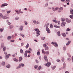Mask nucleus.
<instances>
[{
  "instance_id": "nucleus-28",
  "label": "nucleus",
  "mask_w": 73,
  "mask_h": 73,
  "mask_svg": "<svg viewBox=\"0 0 73 73\" xmlns=\"http://www.w3.org/2000/svg\"><path fill=\"white\" fill-rule=\"evenodd\" d=\"M62 36H63V37H65V36H66V35L65 34V33H62Z\"/></svg>"
},
{
  "instance_id": "nucleus-63",
  "label": "nucleus",
  "mask_w": 73,
  "mask_h": 73,
  "mask_svg": "<svg viewBox=\"0 0 73 73\" xmlns=\"http://www.w3.org/2000/svg\"><path fill=\"white\" fill-rule=\"evenodd\" d=\"M36 63H38V60H36Z\"/></svg>"
},
{
  "instance_id": "nucleus-25",
  "label": "nucleus",
  "mask_w": 73,
  "mask_h": 73,
  "mask_svg": "<svg viewBox=\"0 0 73 73\" xmlns=\"http://www.w3.org/2000/svg\"><path fill=\"white\" fill-rule=\"evenodd\" d=\"M65 18H61V21L62 22H64V21H65Z\"/></svg>"
},
{
  "instance_id": "nucleus-19",
  "label": "nucleus",
  "mask_w": 73,
  "mask_h": 73,
  "mask_svg": "<svg viewBox=\"0 0 73 73\" xmlns=\"http://www.w3.org/2000/svg\"><path fill=\"white\" fill-rule=\"evenodd\" d=\"M70 42H71V41H68L66 44V46H68V45H69L70 44Z\"/></svg>"
},
{
  "instance_id": "nucleus-55",
  "label": "nucleus",
  "mask_w": 73,
  "mask_h": 73,
  "mask_svg": "<svg viewBox=\"0 0 73 73\" xmlns=\"http://www.w3.org/2000/svg\"><path fill=\"white\" fill-rule=\"evenodd\" d=\"M29 51L31 52H32V48H30L29 49Z\"/></svg>"
},
{
  "instance_id": "nucleus-61",
  "label": "nucleus",
  "mask_w": 73,
  "mask_h": 73,
  "mask_svg": "<svg viewBox=\"0 0 73 73\" xmlns=\"http://www.w3.org/2000/svg\"><path fill=\"white\" fill-rule=\"evenodd\" d=\"M39 60H41V56H39Z\"/></svg>"
},
{
  "instance_id": "nucleus-35",
  "label": "nucleus",
  "mask_w": 73,
  "mask_h": 73,
  "mask_svg": "<svg viewBox=\"0 0 73 73\" xmlns=\"http://www.w3.org/2000/svg\"><path fill=\"white\" fill-rule=\"evenodd\" d=\"M41 39L42 40H45V37H41Z\"/></svg>"
},
{
  "instance_id": "nucleus-7",
  "label": "nucleus",
  "mask_w": 73,
  "mask_h": 73,
  "mask_svg": "<svg viewBox=\"0 0 73 73\" xmlns=\"http://www.w3.org/2000/svg\"><path fill=\"white\" fill-rule=\"evenodd\" d=\"M50 62H48L47 64H45L44 65L45 66H48L49 67L50 65Z\"/></svg>"
},
{
  "instance_id": "nucleus-46",
  "label": "nucleus",
  "mask_w": 73,
  "mask_h": 73,
  "mask_svg": "<svg viewBox=\"0 0 73 73\" xmlns=\"http://www.w3.org/2000/svg\"><path fill=\"white\" fill-rule=\"evenodd\" d=\"M3 31V29H1V28H0V32H2Z\"/></svg>"
},
{
  "instance_id": "nucleus-1",
  "label": "nucleus",
  "mask_w": 73,
  "mask_h": 73,
  "mask_svg": "<svg viewBox=\"0 0 73 73\" xmlns=\"http://www.w3.org/2000/svg\"><path fill=\"white\" fill-rule=\"evenodd\" d=\"M1 18H2L3 19H9V17H7L6 16L3 17V15L2 13H0V19H1Z\"/></svg>"
},
{
  "instance_id": "nucleus-16",
  "label": "nucleus",
  "mask_w": 73,
  "mask_h": 73,
  "mask_svg": "<svg viewBox=\"0 0 73 73\" xmlns=\"http://www.w3.org/2000/svg\"><path fill=\"white\" fill-rule=\"evenodd\" d=\"M66 46H64L63 48V50H64V51H65L66 50Z\"/></svg>"
},
{
  "instance_id": "nucleus-10",
  "label": "nucleus",
  "mask_w": 73,
  "mask_h": 73,
  "mask_svg": "<svg viewBox=\"0 0 73 73\" xmlns=\"http://www.w3.org/2000/svg\"><path fill=\"white\" fill-rule=\"evenodd\" d=\"M44 60H45V61H47V62H48V60L47 59V56H44Z\"/></svg>"
},
{
  "instance_id": "nucleus-42",
  "label": "nucleus",
  "mask_w": 73,
  "mask_h": 73,
  "mask_svg": "<svg viewBox=\"0 0 73 73\" xmlns=\"http://www.w3.org/2000/svg\"><path fill=\"white\" fill-rule=\"evenodd\" d=\"M20 52L21 53H23V50L22 49H20Z\"/></svg>"
},
{
  "instance_id": "nucleus-45",
  "label": "nucleus",
  "mask_w": 73,
  "mask_h": 73,
  "mask_svg": "<svg viewBox=\"0 0 73 73\" xmlns=\"http://www.w3.org/2000/svg\"><path fill=\"white\" fill-rule=\"evenodd\" d=\"M59 10H60L61 11H62L63 10V8L62 7H61L59 8Z\"/></svg>"
},
{
  "instance_id": "nucleus-33",
  "label": "nucleus",
  "mask_w": 73,
  "mask_h": 73,
  "mask_svg": "<svg viewBox=\"0 0 73 73\" xmlns=\"http://www.w3.org/2000/svg\"><path fill=\"white\" fill-rule=\"evenodd\" d=\"M15 20H17L19 19V17H16L15 18Z\"/></svg>"
},
{
  "instance_id": "nucleus-41",
  "label": "nucleus",
  "mask_w": 73,
  "mask_h": 73,
  "mask_svg": "<svg viewBox=\"0 0 73 73\" xmlns=\"http://www.w3.org/2000/svg\"><path fill=\"white\" fill-rule=\"evenodd\" d=\"M50 27L51 28H52L53 27V25L52 24L50 25Z\"/></svg>"
},
{
  "instance_id": "nucleus-58",
  "label": "nucleus",
  "mask_w": 73,
  "mask_h": 73,
  "mask_svg": "<svg viewBox=\"0 0 73 73\" xmlns=\"http://www.w3.org/2000/svg\"><path fill=\"white\" fill-rule=\"evenodd\" d=\"M68 20H69V19L68 18H66V22H67V23H68Z\"/></svg>"
},
{
  "instance_id": "nucleus-40",
  "label": "nucleus",
  "mask_w": 73,
  "mask_h": 73,
  "mask_svg": "<svg viewBox=\"0 0 73 73\" xmlns=\"http://www.w3.org/2000/svg\"><path fill=\"white\" fill-rule=\"evenodd\" d=\"M48 3H47L45 4L44 7H48Z\"/></svg>"
},
{
  "instance_id": "nucleus-24",
  "label": "nucleus",
  "mask_w": 73,
  "mask_h": 73,
  "mask_svg": "<svg viewBox=\"0 0 73 73\" xmlns=\"http://www.w3.org/2000/svg\"><path fill=\"white\" fill-rule=\"evenodd\" d=\"M42 52L44 54H46V52L45 51H44V49H42Z\"/></svg>"
},
{
  "instance_id": "nucleus-17",
  "label": "nucleus",
  "mask_w": 73,
  "mask_h": 73,
  "mask_svg": "<svg viewBox=\"0 0 73 73\" xmlns=\"http://www.w3.org/2000/svg\"><path fill=\"white\" fill-rule=\"evenodd\" d=\"M27 53L25 51L24 54V57H27Z\"/></svg>"
},
{
  "instance_id": "nucleus-9",
  "label": "nucleus",
  "mask_w": 73,
  "mask_h": 73,
  "mask_svg": "<svg viewBox=\"0 0 73 73\" xmlns=\"http://www.w3.org/2000/svg\"><path fill=\"white\" fill-rule=\"evenodd\" d=\"M19 30L20 31H22L23 30V27L21 26L20 27V28H19Z\"/></svg>"
},
{
  "instance_id": "nucleus-32",
  "label": "nucleus",
  "mask_w": 73,
  "mask_h": 73,
  "mask_svg": "<svg viewBox=\"0 0 73 73\" xmlns=\"http://www.w3.org/2000/svg\"><path fill=\"white\" fill-rule=\"evenodd\" d=\"M26 52V53H29L30 54L31 53V51L29 50H27L26 51H25Z\"/></svg>"
},
{
  "instance_id": "nucleus-43",
  "label": "nucleus",
  "mask_w": 73,
  "mask_h": 73,
  "mask_svg": "<svg viewBox=\"0 0 73 73\" xmlns=\"http://www.w3.org/2000/svg\"><path fill=\"white\" fill-rule=\"evenodd\" d=\"M11 12V11H7V13L9 14V13Z\"/></svg>"
},
{
  "instance_id": "nucleus-62",
  "label": "nucleus",
  "mask_w": 73,
  "mask_h": 73,
  "mask_svg": "<svg viewBox=\"0 0 73 73\" xmlns=\"http://www.w3.org/2000/svg\"><path fill=\"white\" fill-rule=\"evenodd\" d=\"M10 41L12 42H14L15 41V40H11Z\"/></svg>"
},
{
  "instance_id": "nucleus-53",
  "label": "nucleus",
  "mask_w": 73,
  "mask_h": 73,
  "mask_svg": "<svg viewBox=\"0 0 73 73\" xmlns=\"http://www.w3.org/2000/svg\"><path fill=\"white\" fill-rule=\"evenodd\" d=\"M67 55L69 57H71L70 54L67 53Z\"/></svg>"
},
{
  "instance_id": "nucleus-49",
  "label": "nucleus",
  "mask_w": 73,
  "mask_h": 73,
  "mask_svg": "<svg viewBox=\"0 0 73 73\" xmlns=\"http://www.w3.org/2000/svg\"><path fill=\"white\" fill-rule=\"evenodd\" d=\"M37 55H39L40 54V52H39V51H38L37 52Z\"/></svg>"
},
{
  "instance_id": "nucleus-14",
  "label": "nucleus",
  "mask_w": 73,
  "mask_h": 73,
  "mask_svg": "<svg viewBox=\"0 0 73 73\" xmlns=\"http://www.w3.org/2000/svg\"><path fill=\"white\" fill-rule=\"evenodd\" d=\"M19 65L21 66V67H24L25 66V65L23 63H20L19 64Z\"/></svg>"
},
{
  "instance_id": "nucleus-44",
  "label": "nucleus",
  "mask_w": 73,
  "mask_h": 73,
  "mask_svg": "<svg viewBox=\"0 0 73 73\" xmlns=\"http://www.w3.org/2000/svg\"><path fill=\"white\" fill-rule=\"evenodd\" d=\"M24 23L25 25H28V22H27L26 21H25Z\"/></svg>"
},
{
  "instance_id": "nucleus-37",
  "label": "nucleus",
  "mask_w": 73,
  "mask_h": 73,
  "mask_svg": "<svg viewBox=\"0 0 73 73\" xmlns=\"http://www.w3.org/2000/svg\"><path fill=\"white\" fill-rule=\"evenodd\" d=\"M34 68H35V69H36L38 67V66L36 65H35L34 66Z\"/></svg>"
},
{
  "instance_id": "nucleus-30",
  "label": "nucleus",
  "mask_w": 73,
  "mask_h": 73,
  "mask_svg": "<svg viewBox=\"0 0 73 73\" xmlns=\"http://www.w3.org/2000/svg\"><path fill=\"white\" fill-rule=\"evenodd\" d=\"M3 52H5V50H6V47L5 46L3 48Z\"/></svg>"
},
{
  "instance_id": "nucleus-50",
  "label": "nucleus",
  "mask_w": 73,
  "mask_h": 73,
  "mask_svg": "<svg viewBox=\"0 0 73 73\" xmlns=\"http://www.w3.org/2000/svg\"><path fill=\"white\" fill-rule=\"evenodd\" d=\"M69 17L71 19H73V16L70 15Z\"/></svg>"
},
{
  "instance_id": "nucleus-26",
  "label": "nucleus",
  "mask_w": 73,
  "mask_h": 73,
  "mask_svg": "<svg viewBox=\"0 0 73 73\" xmlns=\"http://www.w3.org/2000/svg\"><path fill=\"white\" fill-rule=\"evenodd\" d=\"M25 47L26 49H28V47H29V44L27 43Z\"/></svg>"
},
{
  "instance_id": "nucleus-57",
  "label": "nucleus",
  "mask_w": 73,
  "mask_h": 73,
  "mask_svg": "<svg viewBox=\"0 0 73 73\" xmlns=\"http://www.w3.org/2000/svg\"><path fill=\"white\" fill-rule=\"evenodd\" d=\"M70 22H71V20H70L68 21V22H67V23H70Z\"/></svg>"
},
{
  "instance_id": "nucleus-11",
  "label": "nucleus",
  "mask_w": 73,
  "mask_h": 73,
  "mask_svg": "<svg viewBox=\"0 0 73 73\" xmlns=\"http://www.w3.org/2000/svg\"><path fill=\"white\" fill-rule=\"evenodd\" d=\"M65 24L66 23L65 22H62L61 24V25L62 27H64L65 25Z\"/></svg>"
},
{
  "instance_id": "nucleus-15",
  "label": "nucleus",
  "mask_w": 73,
  "mask_h": 73,
  "mask_svg": "<svg viewBox=\"0 0 73 73\" xmlns=\"http://www.w3.org/2000/svg\"><path fill=\"white\" fill-rule=\"evenodd\" d=\"M57 35L58 36H61V34H60V31H59L57 33Z\"/></svg>"
},
{
  "instance_id": "nucleus-5",
  "label": "nucleus",
  "mask_w": 73,
  "mask_h": 73,
  "mask_svg": "<svg viewBox=\"0 0 73 73\" xmlns=\"http://www.w3.org/2000/svg\"><path fill=\"white\" fill-rule=\"evenodd\" d=\"M59 9V8L58 7H56L55 9L54 7H53L52 8V9L53 10V11L55 12L56 11L58 10Z\"/></svg>"
},
{
  "instance_id": "nucleus-21",
  "label": "nucleus",
  "mask_w": 73,
  "mask_h": 73,
  "mask_svg": "<svg viewBox=\"0 0 73 73\" xmlns=\"http://www.w3.org/2000/svg\"><path fill=\"white\" fill-rule=\"evenodd\" d=\"M23 60V58L22 57H20L19 58V62H20Z\"/></svg>"
},
{
  "instance_id": "nucleus-36",
  "label": "nucleus",
  "mask_w": 73,
  "mask_h": 73,
  "mask_svg": "<svg viewBox=\"0 0 73 73\" xmlns=\"http://www.w3.org/2000/svg\"><path fill=\"white\" fill-rule=\"evenodd\" d=\"M33 22L34 24H35L36 23L37 21L35 20H34L33 21Z\"/></svg>"
},
{
  "instance_id": "nucleus-34",
  "label": "nucleus",
  "mask_w": 73,
  "mask_h": 73,
  "mask_svg": "<svg viewBox=\"0 0 73 73\" xmlns=\"http://www.w3.org/2000/svg\"><path fill=\"white\" fill-rule=\"evenodd\" d=\"M47 46L46 45V44H43V47H44V48H45L46 47V46Z\"/></svg>"
},
{
  "instance_id": "nucleus-3",
  "label": "nucleus",
  "mask_w": 73,
  "mask_h": 73,
  "mask_svg": "<svg viewBox=\"0 0 73 73\" xmlns=\"http://www.w3.org/2000/svg\"><path fill=\"white\" fill-rule=\"evenodd\" d=\"M52 44L54 45V46L56 48H57L58 47V44L56 42H52L51 43Z\"/></svg>"
},
{
  "instance_id": "nucleus-20",
  "label": "nucleus",
  "mask_w": 73,
  "mask_h": 73,
  "mask_svg": "<svg viewBox=\"0 0 73 73\" xmlns=\"http://www.w3.org/2000/svg\"><path fill=\"white\" fill-rule=\"evenodd\" d=\"M44 48L45 50H49V47H48V46H46Z\"/></svg>"
},
{
  "instance_id": "nucleus-18",
  "label": "nucleus",
  "mask_w": 73,
  "mask_h": 73,
  "mask_svg": "<svg viewBox=\"0 0 73 73\" xmlns=\"http://www.w3.org/2000/svg\"><path fill=\"white\" fill-rule=\"evenodd\" d=\"M11 39V36H8L7 37V40H10Z\"/></svg>"
},
{
  "instance_id": "nucleus-51",
  "label": "nucleus",
  "mask_w": 73,
  "mask_h": 73,
  "mask_svg": "<svg viewBox=\"0 0 73 73\" xmlns=\"http://www.w3.org/2000/svg\"><path fill=\"white\" fill-rule=\"evenodd\" d=\"M36 23L37 24H38V25H39L40 24V23L38 21H36Z\"/></svg>"
},
{
  "instance_id": "nucleus-56",
  "label": "nucleus",
  "mask_w": 73,
  "mask_h": 73,
  "mask_svg": "<svg viewBox=\"0 0 73 73\" xmlns=\"http://www.w3.org/2000/svg\"><path fill=\"white\" fill-rule=\"evenodd\" d=\"M56 61L57 62H60V59H58L56 60Z\"/></svg>"
},
{
  "instance_id": "nucleus-31",
  "label": "nucleus",
  "mask_w": 73,
  "mask_h": 73,
  "mask_svg": "<svg viewBox=\"0 0 73 73\" xmlns=\"http://www.w3.org/2000/svg\"><path fill=\"white\" fill-rule=\"evenodd\" d=\"M56 66H54L53 67H52V70H54L55 68H56Z\"/></svg>"
},
{
  "instance_id": "nucleus-29",
  "label": "nucleus",
  "mask_w": 73,
  "mask_h": 73,
  "mask_svg": "<svg viewBox=\"0 0 73 73\" xmlns=\"http://www.w3.org/2000/svg\"><path fill=\"white\" fill-rule=\"evenodd\" d=\"M20 68H21V66L19 64V66L16 68V69H20Z\"/></svg>"
},
{
  "instance_id": "nucleus-22",
  "label": "nucleus",
  "mask_w": 73,
  "mask_h": 73,
  "mask_svg": "<svg viewBox=\"0 0 73 73\" xmlns=\"http://www.w3.org/2000/svg\"><path fill=\"white\" fill-rule=\"evenodd\" d=\"M52 21H53V22H54V23H58L57 21L55 20L54 19L52 20Z\"/></svg>"
},
{
  "instance_id": "nucleus-27",
  "label": "nucleus",
  "mask_w": 73,
  "mask_h": 73,
  "mask_svg": "<svg viewBox=\"0 0 73 73\" xmlns=\"http://www.w3.org/2000/svg\"><path fill=\"white\" fill-rule=\"evenodd\" d=\"M6 67L7 68H8V69H9V68L11 67V66L10 65L8 64L6 66Z\"/></svg>"
},
{
  "instance_id": "nucleus-12",
  "label": "nucleus",
  "mask_w": 73,
  "mask_h": 73,
  "mask_svg": "<svg viewBox=\"0 0 73 73\" xmlns=\"http://www.w3.org/2000/svg\"><path fill=\"white\" fill-rule=\"evenodd\" d=\"M11 54H8V55H6V57L5 58L6 60H7L8 58H9V56H10Z\"/></svg>"
},
{
  "instance_id": "nucleus-13",
  "label": "nucleus",
  "mask_w": 73,
  "mask_h": 73,
  "mask_svg": "<svg viewBox=\"0 0 73 73\" xmlns=\"http://www.w3.org/2000/svg\"><path fill=\"white\" fill-rule=\"evenodd\" d=\"M63 69H65L66 67V64H65V62L63 64Z\"/></svg>"
},
{
  "instance_id": "nucleus-23",
  "label": "nucleus",
  "mask_w": 73,
  "mask_h": 73,
  "mask_svg": "<svg viewBox=\"0 0 73 73\" xmlns=\"http://www.w3.org/2000/svg\"><path fill=\"white\" fill-rule=\"evenodd\" d=\"M13 26L12 25H10L9 27V29H12V28H13Z\"/></svg>"
},
{
  "instance_id": "nucleus-52",
  "label": "nucleus",
  "mask_w": 73,
  "mask_h": 73,
  "mask_svg": "<svg viewBox=\"0 0 73 73\" xmlns=\"http://www.w3.org/2000/svg\"><path fill=\"white\" fill-rule=\"evenodd\" d=\"M46 53L47 54H49V51H46Z\"/></svg>"
},
{
  "instance_id": "nucleus-2",
  "label": "nucleus",
  "mask_w": 73,
  "mask_h": 73,
  "mask_svg": "<svg viewBox=\"0 0 73 73\" xmlns=\"http://www.w3.org/2000/svg\"><path fill=\"white\" fill-rule=\"evenodd\" d=\"M34 31L36 32V33L37 34L36 37H38V36H40V34L39 33H40V31L38 30V29H35Z\"/></svg>"
},
{
  "instance_id": "nucleus-54",
  "label": "nucleus",
  "mask_w": 73,
  "mask_h": 73,
  "mask_svg": "<svg viewBox=\"0 0 73 73\" xmlns=\"http://www.w3.org/2000/svg\"><path fill=\"white\" fill-rule=\"evenodd\" d=\"M56 28H60V26H56Z\"/></svg>"
},
{
  "instance_id": "nucleus-39",
  "label": "nucleus",
  "mask_w": 73,
  "mask_h": 73,
  "mask_svg": "<svg viewBox=\"0 0 73 73\" xmlns=\"http://www.w3.org/2000/svg\"><path fill=\"white\" fill-rule=\"evenodd\" d=\"M13 60H14L15 61H16V62H17V61H18V60H17V59L16 58H14L13 59Z\"/></svg>"
},
{
  "instance_id": "nucleus-4",
  "label": "nucleus",
  "mask_w": 73,
  "mask_h": 73,
  "mask_svg": "<svg viewBox=\"0 0 73 73\" xmlns=\"http://www.w3.org/2000/svg\"><path fill=\"white\" fill-rule=\"evenodd\" d=\"M46 31H47L48 33H50V30H49V28L48 26H46Z\"/></svg>"
},
{
  "instance_id": "nucleus-47",
  "label": "nucleus",
  "mask_w": 73,
  "mask_h": 73,
  "mask_svg": "<svg viewBox=\"0 0 73 73\" xmlns=\"http://www.w3.org/2000/svg\"><path fill=\"white\" fill-rule=\"evenodd\" d=\"M2 64L3 65H5V62H2Z\"/></svg>"
},
{
  "instance_id": "nucleus-48",
  "label": "nucleus",
  "mask_w": 73,
  "mask_h": 73,
  "mask_svg": "<svg viewBox=\"0 0 73 73\" xmlns=\"http://www.w3.org/2000/svg\"><path fill=\"white\" fill-rule=\"evenodd\" d=\"M71 60V59L70 58H68L67 59V61H70Z\"/></svg>"
},
{
  "instance_id": "nucleus-8",
  "label": "nucleus",
  "mask_w": 73,
  "mask_h": 73,
  "mask_svg": "<svg viewBox=\"0 0 73 73\" xmlns=\"http://www.w3.org/2000/svg\"><path fill=\"white\" fill-rule=\"evenodd\" d=\"M70 13L72 14V18H73V10L72 9H70Z\"/></svg>"
},
{
  "instance_id": "nucleus-59",
  "label": "nucleus",
  "mask_w": 73,
  "mask_h": 73,
  "mask_svg": "<svg viewBox=\"0 0 73 73\" xmlns=\"http://www.w3.org/2000/svg\"><path fill=\"white\" fill-rule=\"evenodd\" d=\"M24 45V43H21V46H22Z\"/></svg>"
},
{
  "instance_id": "nucleus-60",
  "label": "nucleus",
  "mask_w": 73,
  "mask_h": 73,
  "mask_svg": "<svg viewBox=\"0 0 73 73\" xmlns=\"http://www.w3.org/2000/svg\"><path fill=\"white\" fill-rule=\"evenodd\" d=\"M64 58L63 57H62V62H64Z\"/></svg>"
},
{
  "instance_id": "nucleus-64",
  "label": "nucleus",
  "mask_w": 73,
  "mask_h": 73,
  "mask_svg": "<svg viewBox=\"0 0 73 73\" xmlns=\"http://www.w3.org/2000/svg\"><path fill=\"white\" fill-rule=\"evenodd\" d=\"M72 62H73V56H72Z\"/></svg>"
},
{
  "instance_id": "nucleus-6",
  "label": "nucleus",
  "mask_w": 73,
  "mask_h": 73,
  "mask_svg": "<svg viewBox=\"0 0 73 73\" xmlns=\"http://www.w3.org/2000/svg\"><path fill=\"white\" fill-rule=\"evenodd\" d=\"M8 5V4L7 3H4L2 4L1 6V8H3L4 7V6H7Z\"/></svg>"
},
{
  "instance_id": "nucleus-38",
  "label": "nucleus",
  "mask_w": 73,
  "mask_h": 73,
  "mask_svg": "<svg viewBox=\"0 0 73 73\" xmlns=\"http://www.w3.org/2000/svg\"><path fill=\"white\" fill-rule=\"evenodd\" d=\"M41 66H39L38 68V70H40L41 69Z\"/></svg>"
}]
</instances>
